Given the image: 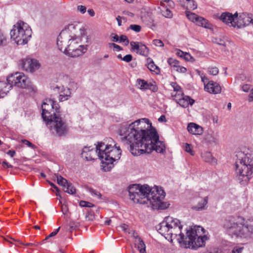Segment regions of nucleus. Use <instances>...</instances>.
Returning <instances> with one entry per match:
<instances>
[{"mask_svg": "<svg viewBox=\"0 0 253 253\" xmlns=\"http://www.w3.org/2000/svg\"><path fill=\"white\" fill-rule=\"evenodd\" d=\"M109 47H113L114 48V49L117 51H119L122 49V47L120 45H119L116 43H109Z\"/></svg>", "mask_w": 253, "mask_h": 253, "instance_id": "nucleus-49", "label": "nucleus"}, {"mask_svg": "<svg viewBox=\"0 0 253 253\" xmlns=\"http://www.w3.org/2000/svg\"><path fill=\"white\" fill-rule=\"evenodd\" d=\"M187 129L189 133L193 135H201L203 132L202 127L194 123H189Z\"/></svg>", "mask_w": 253, "mask_h": 253, "instance_id": "nucleus-20", "label": "nucleus"}, {"mask_svg": "<svg viewBox=\"0 0 253 253\" xmlns=\"http://www.w3.org/2000/svg\"><path fill=\"white\" fill-rule=\"evenodd\" d=\"M75 28V25L69 24L67 28L61 31L57 39V45L58 49L60 51H62L64 46L65 48L67 47V45L70 43L69 40L72 37L69 35V31L72 30Z\"/></svg>", "mask_w": 253, "mask_h": 253, "instance_id": "nucleus-12", "label": "nucleus"}, {"mask_svg": "<svg viewBox=\"0 0 253 253\" xmlns=\"http://www.w3.org/2000/svg\"><path fill=\"white\" fill-rule=\"evenodd\" d=\"M184 150L192 156H194L195 154L194 151L193 149V146L191 145V144L185 143Z\"/></svg>", "mask_w": 253, "mask_h": 253, "instance_id": "nucleus-37", "label": "nucleus"}, {"mask_svg": "<svg viewBox=\"0 0 253 253\" xmlns=\"http://www.w3.org/2000/svg\"><path fill=\"white\" fill-rule=\"evenodd\" d=\"M103 142H106V143H108L109 144H112L113 146L114 144H116L114 140L111 138H108L106 139H105Z\"/></svg>", "mask_w": 253, "mask_h": 253, "instance_id": "nucleus-57", "label": "nucleus"}, {"mask_svg": "<svg viewBox=\"0 0 253 253\" xmlns=\"http://www.w3.org/2000/svg\"><path fill=\"white\" fill-rule=\"evenodd\" d=\"M45 122L47 126L52 134L61 136L67 133L68 131L67 124L60 116V114L53 116L51 120Z\"/></svg>", "mask_w": 253, "mask_h": 253, "instance_id": "nucleus-9", "label": "nucleus"}, {"mask_svg": "<svg viewBox=\"0 0 253 253\" xmlns=\"http://www.w3.org/2000/svg\"><path fill=\"white\" fill-rule=\"evenodd\" d=\"M184 4L186 5V9L194 10L197 8V4L194 0H185Z\"/></svg>", "mask_w": 253, "mask_h": 253, "instance_id": "nucleus-29", "label": "nucleus"}, {"mask_svg": "<svg viewBox=\"0 0 253 253\" xmlns=\"http://www.w3.org/2000/svg\"><path fill=\"white\" fill-rule=\"evenodd\" d=\"M249 100V101H253V88L252 89L251 93H250Z\"/></svg>", "mask_w": 253, "mask_h": 253, "instance_id": "nucleus-64", "label": "nucleus"}, {"mask_svg": "<svg viewBox=\"0 0 253 253\" xmlns=\"http://www.w3.org/2000/svg\"><path fill=\"white\" fill-rule=\"evenodd\" d=\"M170 85L173 89V91L175 92L174 94H177L178 93H183L181 87L178 85L175 82H172L170 84ZM172 94H174L173 93Z\"/></svg>", "mask_w": 253, "mask_h": 253, "instance_id": "nucleus-36", "label": "nucleus"}, {"mask_svg": "<svg viewBox=\"0 0 253 253\" xmlns=\"http://www.w3.org/2000/svg\"><path fill=\"white\" fill-rule=\"evenodd\" d=\"M250 89V86L248 84H244L242 86V89L244 92H248Z\"/></svg>", "mask_w": 253, "mask_h": 253, "instance_id": "nucleus-59", "label": "nucleus"}, {"mask_svg": "<svg viewBox=\"0 0 253 253\" xmlns=\"http://www.w3.org/2000/svg\"><path fill=\"white\" fill-rule=\"evenodd\" d=\"M87 12L89 14V15L91 17H93L95 15V12L92 9H88L87 10Z\"/></svg>", "mask_w": 253, "mask_h": 253, "instance_id": "nucleus-62", "label": "nucleus"}, {"mask_svg": "<svg viewBox=\"0 0 253 253\" xmlns=\"http://www.w3.org/2000/svg\"><path fill=\"white\" fill-rule=\"evenodd\" d=\"M79 40L76 36L71 37L69 40L70 43L64 49V53L72 57H78L85 53L87 50V45H80L78 47L75 46Z\"/></svg>", "mask_w": 253, "mask_h": 253, "instance_id": "nucleus-11", "label": "nucleus"}, {"mask_svg": "<svg viewBox=\"0 0 253 253\" xmlns=\"http://www.w3.org/2000/svg\"><path fill=\"white\" fill-rule=\"evenodd\" d=\"M32 34L29 25L22 21H19L14 25L10 33L11 39L19 45L26 44L31 38Z\"/></svg>", "mask_w": 253, "mask_h": 253, "instance_id": "nucleus-7", "label": "nucleus"}, {"mask_svg": "<svg viewBox=\"0 0 253 253\" xmlns=\"http://www.w3.org/2000/svg\"><path fill=\"white\" fill-rule=\"evenodd\" d=\"M128 192L129 199L134 203L151 205L153 209L164 210L169 204L163 202L166 194L164 190L158 186L151 188L148 185L133 184L129 186Z\"/></svg>", "mask_w": 253, "mask_h": 253, "instance_id": "nucleus-3", "label": "nucleus"}, {"mask_svg": "<svg viewBox=\"0 0 253 253\" xmlns=\"http://www.w3.org/2000/svg\"><path fill=\"white\" fill-rule=\"evenodd\" d=\"M119 42H125V44L127 45L129 43V40H128L127 37L126 36L124 35H122L119 37Z\"/></svg>", "mask_w": 253, "mask_h": 253, "instance_id": "nucleus-44", "label": "nucleus"}, {"mask_svg": "<svg viewBox=\"0 0 253 253\" xmlns=\"http://www.w3.org/2000/svg\"><path fill=\"white\" fill-rule=\"evenodd\" d=\"M138 88L141 90L150 89L153 92L158 90V87L155 82H148L144 80L137 79L136 81Z\"/></svg>", "mask_w": 253, "mask_h": 253, "instance_id": "nucleus-17", "label": "nucleus"}, {"mask_svg": "<svg viewBox=\"0 0 253 253\" xmlns=\"http://www.w3.org/2000/svg\"><path fill=\"white\" fill-rule=\"evenodd\" d=\"M209 72L211 75H216L218 73V69L216 67L210 68Z\"/></svg>", "mask_w": 253, "mask_h": 253, "instance_id": "nucleus-47", "label": "nucleus"}, {"mask_svg": "<svg viewBox=\"0 0 253 253\" xmlns=\"http://www.w3.org/2000/svg\"><path fill=\"white\" fill-rule=\"evenodd\" d=\"M212 42L213 43H216L217 44L222 45V46H225L226 45V42L224 40L221 39H218V38H212Z\"/></svg>", "mask_w": 253, "mask_h": 253, "instance_id": "nucleus-39", "label": "nucleus"}, {"mask_svg": "<svg viewBox=\"0 0 253 253\" xmlns=\"http://www.w3.org/2000/svg\"><path fill=\"white\" fill-rule=\"evenodd\" d=\"M196 23L198 26H202L206 29H211L212 27L211 24L207 19L201 16H199Z\"/></svg>", "mask_w": 253, "mask_h": 253, "instance_id": "nucleus-26", "label": "nucleus"}, {"mask_svg": "<svg viewBox=\"0 0 253 253\" xmlns=\"http://www.w3.org/2000/svg\"><path fill=\"white\" fill-rule=\"evenodd\" d=\"M134 243L135 246L140 253H146L145 245L141 239L137 235H133Z\"/></svg>", "mask_w": 253, "mask_h": 253, "instance_id": "nucleus-21", "label": "nucleus"}, {"mask_svg": "<svg viewBox=\"0 0 253 253\" xmlns=\"http://www.w3.org/2000/svg\"><path fill=\"white\" fill-rule=\"evenodd\" d=\"M94 154H91V153H85L86 157H82L84 159H85L87 161H90L92 160H94L93 155Z\"/></svg>", "mask_w": 253, "mask_h": 253, "instance_id": "nucleus-48", "label": "nucleus"}, {"mask_svg": "<svg viewBox=\"0 0 253 253\" xmlns=\"http://www.w3.org/2000/svg\"><path fill=\"white\" fill-rule=\"evenodd\" d=\"M6 38L3 33L0 30V46H3L5 44Z\"/></svg>", "mask_w": 253, "mask_h": 253, "instance_id": "nucleus-40", "label": "nucleus"}, {"mask_svg": "<svg viewBox=\"0 0 253 253\" xmlns=\"http://www.w3.org/2000/svg\"><path fill=\"white\" fill-rule=\"evenodd\" d=\"M22 142L27 145L28 147L34 148L35 147V145L33 144L32 143H31L29 141L26 140V139H22L21 140Z\"/></svg>", "mask_w": 253, "mask_h": 253, "instance_id": "nucleus-52", "label": "nucleus"}, {"mask_svg": "<svg viewBox=\"0 0 253 253\" xmlns=\"http://www.w3.org/2000/svg\"><path fill=\"white\" fill-rule=\"evenodd\" d=\"M111 39H112V41L114 42H119V37L116 34H112Z\"/></svg>", "mask_w": 253, "mask_h": 253, "instance_id": "nucleus-54", "label": "nucleus"}, {"mask_svg": "<svg viewBox=\"0 0 253 253\" xmlns=\"http://www.w3.org/2000/svg\"><path fill=\"white\" fill-rule=\"evenodd\" d=\"M51 88L54 92L59 93V100L60 102L68 100L71 96V91L69 88L53 85Z\"/></svg>", "mask_w": 253, "mask_h": 253, "instance_id": "nucleus-16", "label": "nucleus"}, {"mask_svg": "<svg viewBox=\"0 0 253 253\" xmlns=\"http://www.w3.org/2000/svg\"><path fill=\"white\" fill-rule=\"evenodd\" d=\"M197 72L201 78L202 81L204 84L205 90L206 91L213 94H218L221 92V88L219 84L212 81H209L208 78L203 73L201 74L199 71H198Z\"/></svg>", "mask_w": 253, "mask_h": 253, "instance_id": "nucleus-13", "label": "nucleus"}, {"mask_svg": "<svg viewBox=\"0 0 253 253\" xmlns=\"http://www.w3.org/2000/svg\"><path fill=\"white\" fill-rule=\"evenodd\" d=\"M21 69L27 73H32L40 68L41 64H20Z\"/></svg>", "mask_w": 253, "mask_h": 253, "instance_id": "nucleus-25", "label": "nucleus"}, {"mask_svg": "<svg viewBox=\"0 0 253 253\" xmlns=\"http://www.w3.org/2000/svg\"><path fill=\"white\" fill-rule=\"evenodd\" d=\"M96 152L101 160V167L105 171H110L114 167V162L120 159L122 151L116 144L106 142H98L96 146Z\"/></svg>", "mask_w": 253, "mask_h": 253, "instance_id": "nucleus-5", "label": "nucleus"}, {"mask_svg": "<svg viewBox=\"0 0 253 253\" xmlns=\"http://www.w3.org/2000/svg\"><path fill=\"white\" fill-rule=\"evenodd\" d=\"M80 206L83 207H92L93 205L90 203L84 201H81L80 202Z\"/></svg>", "mask_w": 253, "mask_h": 253, "instance_id": "nucleus-46", "label": "nucleus"}, {"mask_svg": "<svg viewBox=\"0 0 253 253\" xmlns=\"http://www.w3.org/2000/svg\"><path fill=\"white\" fill-rule=\"evenodd\" d=\"M77 10L82 14H84L86 11V8L85 6L80 5L77 6Z\"/></svg>", "mask_w": 253, "mask_h": 253, "instance_id": "nucleus-50", "label": "nucleus"}, {"mask_svg": "<svg viewBox=\"0 0 253 253\" xmlns=\"http://www.w3.org/2000/svg\"><path fill=\"white\" fill-rule=\"evenodd\" d=\"M2 166L3 167H6V168H12V166L9 164L6 161H3L2 163Z\"/></svg>", "mask_w": 253, "mask_h": 253, "instance_id": "nucleus-60", "label": "nucleus"}, {"mask_svg": "<svg viewBox=\"0 0 253 253\" xmlns=\"http://www.w3.org/2000/svg\"><path fill=\"white\" fill-rule=\"evenodd\" d=\"M252 17V14L250 13H243L239 16L238 15L235 21L234 27L240 29L249 25L251 23Z\"/></svg>", "mask_w": 253, "mask_h": 253, "instance_id": "nucleus-14", "label": "nucleus"}, {"mask_svg": "<svg viewBox=\"0 0 253 253\" xmlns=\"http://www.w3.org/2000/svg\"><path fill=\"white\" fill-rule=\"evenodd\" d=\"M167 62L169 64H170V63H178L179 61H177L176 59H173V58H171L170 57V58H168V59L167 60Z\"/></svg>", "mask_w": 253, "mask_h": 253, "instance_id": "nucleus-56", "label": "nucleus"}, {"mask_svg": "<svg viewBox=\"0 0 253 253\" xmlns=\"http://www.w3.org/2000/svg\"><path fill=\"white\" fill-rule=\"evenodd\" d=\"M173 99L181 107L187 108L189 105H192L194 104L195 101L189 96L185 95L183 93H178L177 94H172Z\"/></svg>", "mask_w": 253, "mask_h": 253, "instance_id": "nucleus-15", "label": "nucleus"}, {"mask_svg": "<svg viewBox=\"0 0 253 253\" xmlns=\"http://www.w3.org/2000/svg\"><path fill=\"white\" fill-rule=\"evenodd\" d=\"M11 89V85L6 82H0V98L4 97Z\"/></svg>", "mask_w": 253, "mask_h": 253, "instance_id": "nucleus-23", "label": "nucleus"}, {"mask_svg": "<svg viewBox=\"0 0 253 253\" xmlns=\"http://www.w3.org/2000/svg\"><path fill=\"white\" fill-rule=\"evenodd\" d=\"M158 231L166 239L172 240V238L178 236L177 240L182 247L196 249L205 245L208 239L206 235V230L200 226H194L188 230L186 237L181 233L182 225L180 220L171 216H167L157 227Z\"/></svg>", "mask_w": 253, "mask_h": 253, "instance_id": "nucleus-2", "label": "nucleus"}, {"mask_svg": "<svg viewBox=\"0 0 253 253\" xmlns=\"http://www.w3.org/2000/svg\"><path fill=\"white\" fill-rule=\"evenodd\" d=\"M42 117L45 122L60 113L59 105L52 99H46L42 105Z\"/></svg>", "mask_w": 253, "mask_h": 253, "instance_id": "nucleus-10", "label": "nucleus"}, {"mask_svg": "<svg viewBox=\"0 0 253 253\" xmlns=\"http://www.w3.org/2000/svg\"><path fill=\"white\" fill-rule=\"evenodd\" d=\"M132 59V55L131 54H127L125 55L122 59V60L126 62H129Z\"/></svg>", "mask_w": 253, "mask_h": 253, "instance_id": "nucleus-53", "label": "nucleus"}, {"mask_svg": "<svg viewBox=\"0 0 253 253\" xmlns=\"http://www.w3.org/2000/svg\"><path fill=\"white\" fill-rule=\"evenodd\" d=\"M130 44L131 46V49L133 51L143 56H147L149 50L145 45L141 42H130Z\"/></svg>", "mask_w": 253, "mask_h": 253, "instance_id": "nucleus-18", "label": "nucleus"}, {"mask_svg": "<svg viewBox=\"0 0 253 253\" xmlns=\"http://www.w3.org/2000/svg\"><path fill=\"white\" fill-rule=\"evenodd\" d=\"M235 162L236 172L240 183L245 184L253 176V153L238 152Z\"/></svg>", "mask_w": 253, "mask_h": 253, "instance_id": "nucleus-6", "label": "nucleus"}, {"mask_svg": "<svg viewBox=\"0 0 253 253\" xmlns=\"http://www.w3.org/2000/svg\"><path fill=\"white\" fill-rule=\"evenodd\" d=\"M88 191L91 193L92 196L96 197L98 199L101 198V194L99 192L93 189L92 188H89Z\"/></svg>", "mask_w": 253, "mask_h": 253, "instance_id": "nucleus-42", "label": "nucleus"}, {"mask_svg": "<svg viewBox=\"0 0 253 253\" xmlns=\"http://www.w3.org/2000/svg\"><path fill=\"white\" fill-rule=\"evenodd\" d=\"M175 54L181 59H183L185 61L193 62L195 61L194 58L191 54L186 52H183L180 49H176L174 51Z\"/></svg>", "mask_w": 253, "mask_h": 253, "instance_id": "nucleus-22", "label": "nucleus"}, {"mask_svg": "<svg viewBox=\"0 0 253 253\" xmlns=\"http://www.w3.org/2000/svg\"><path fill=\"white\" fill-rule=\"evenodd\" d=\"M208 202V197L206 196L203 199L199 201L197 205L193 206L192 209L196 211H200L206 210L207 208V204Z\"/></svg>", "mask_w": 253, "mask_h": 253, "instance_id": "nucleus-24", "label": "nucleus"}, {"mask_svg": "<svg viewBox=\"0 0 253 253\" xmlns=\"http://www.w3.org/2000/svg\"><path fill=\"white\" fill-rule=\"evenodd\" d=\"M201 157L204 161L206 162L214 163H215V159H214L211 153L210 152H204L202 153Z\"/></svg>", "mask_w": 253, "mask_h": 253, "instance_id": "nucleus-27", "label": "nucleus"}, {"mask_svg": "<svg viewBox=\"0 0 253 253\" xmlns=\"http://www.w3.org/2000/svg\"><path fill=\"white\" fill-rule=\"evenodd\" d=\"M7 81L13 86L21 88H27L31 91H36V86L23 73L16 72L7 78Z\"/></svg>", "mask_w": 253, "mask_h": 253, "instance_id": "nucleus-8", "label": "nucleus"}, {"mask_svg": "<svg viewBox=\"0 0 253 253\" xmlns=\"http://www.w3.org/2000/svg\"><path fill=\"white\" fill-rule=\"evenodd\" d=\"M21 63H39V61L33 57L32 55H29L21 60Z\"/></svg>", "mask_w": 253, "mask_h": 253, "instance_id": "nucleus-31", "label": "nucleus"}, {"mask_svg": "<svg viewBox=\"0 0 253 253\" xmlns=\"http://www.w3.org/2000/svg\"><path fill=\"white\" fill-rule=\"evenodd\" d=\"M55 176L56 177L58 184L63 188L68 183L67 180L61 175L55 174Z\"/></svg>", "mask_w": 253, "mask_h": 253, "instance_id": "nucleus-34", "label": "nucleus"}, {"mask_svg": "<svg viewBox=\"0 0 253 253\" xmlns=\"http://www.w3.org/2000/svg\"><path fill=\"white\" fill-rule=\"evenodd\" d=\"M205 140L210 144L215 143L217 142V139L212 131H208L205 136Z\"/></svg>", "mask_w": 253, "mask_h": 253, "instance_id": "nucleus-28", "label": "nucleus"}, {"mask_svg": "<svg viewBox=\"0 0 253 253\" xmlns=\"http://www.w3.org/2000/svg\"><path fill=\"white\" fill-rule=\"evenodd\" d=\"M171 70L172 71H176L179 73H185L187 71L186 68L180 66L177 64H173L171 67Z\"/></svg>", "mask_w": 253, "mask_h": 253, "instance_id": "nucleus-35", "label": "nucleus"}, {"mask_svg": "<svg viewBox=\"0 0 253 253\" xmlns=\"http://www.w3.org/2000/svg\"><path fill=\"white\" fill-rule=\"evenodd\" d=\"M148 69L155 74H159L160 73V68L156 64H146Z\"/></svg>", "mask_w": 253, "mask_h": 253, "instance_id": "nucleus-33", "label": "nucleus"}, {"mask_svg": "<svg viewBox=\"0 0 253 253\" xmlns=\"http://www.w3.org/2000/svg\"><path fill=\"white\" fill-rule=\"evenodd\" d=\"M59 230H60V227H58L57 229H56L55 231L51 232L48 236H47L45 238L44 240H47L48 238L55 236L57 234V233L59 232Z\"/></svg>", "mask_w": 253, "mask_h": 253, "instance_id": "nucleus-51", "label": "nucleus"}, {"mask_svg": "<svg viewBox=\"0 0 253 253\" xmlns=\"http://www.w3.org/2000/svg\"><path fill=\"white\" fill-rule=\"evenodd\" d=\"M120 133L124 136L123 140L129 145L134 156L149 154L153 150L160 153L165 151V143L159 140L156 129L147 119L138 120L128 126H123Z\"/></svg>", "mask_w": 253, "mask_h": 253, "instance_id": "nucleus-1", "label": "nucleus"}, {"mask_svg": "<svg viewBox=\"0 0 253 253\" xmlns=\"http://www.w3.org/2000/svg\"><path fill=\"white\" fill-rule=\"evenodd\" d=\"M185 14L187 18L193 22H196L199 16L196 14L189 11H186Z\"/></svg>", "mask_w": 253, "mask_h": 253, "instance_id": "nucleus-32", "label": "nucleus"}, {"mask_svg": "<svg viewBox=\"0 0 253 253\" xmlns=\"http://www.w3.org/2000/svg\"><path fill=\"white\" fill-rule=\"evenodd\" d=\"M222 226L231 235L245 239L253 238V218L246 220L240 216H229L223 220Z\"/></svg>", "mask_w": 253, "mask_h": 253, "instance_id": "nucleus-4", "label": "nucleus"}, {"mask_svg": "<svg viewBox=\"0 0 253 253\" xmlns=\"http://www.w3.org/2000/svg\"><path fill=\"white\" fill-rule=\"evenodd\" d=\"M91 153V154H94V151L92 149H90V147H84L82 151V153L81 154L82 157H86L85 153Z\"/></svg>", "mask_w": 253, "mask_h": 253, "instance_id": "nucleus-41", "label": "nucleus"}, {"mask_svg": "<svg viewBox=\"0 0 253 253\" xmlns=\"http://www.w3.org/2000/svg\"><path fill=\"white\" fill-rule=\"evenodd\" d=\"M63 190L65 192L70 194H74L76 193V189L70 183H68L64 188Z\"/></svg>", "mask_w": 253, "mask_h": 253, "instance_id": "nucleus-30", "label": "nucleus"}, {"mask_svg": "<svg viewBox=\"0 0 253 253\" xmlns=\"http://www.w3.org/2000/svg\"><path fill=\"white\" fill-rule=\"evenodd\" d=\"M158 121L161 123H165L167 122V119L165 115H163L160 116L158 119Z\"/></svg>", "mask_w": 253, "mask_h": 253, "instance_id": "nucleus-58", "label": "nucleus"}, {"mask_svg": "<svg viewBox=\"0 0 253 253\" xmlns=\"http://www.w3.org/2000/svg\"><path fill=\"white\" fill-rule=\"evenodd\" d=\"M237 16L238 13L237 12L234 14L228 12H225L221 14L219 19L227 25L234 27V24Z\"/></svg>", "mask_w": 253, "mask_h": 253, "instance_id": "nucleus-19", "label": "nucleus"}, {"mask_svg": "<svg viewBox=\"0 0 253 253\" xmlns=\"http://www.w3.org/2000/svg\"><path fill=\"white\" fill-rule=\"evenodd\" d=\"M161 13L165 17L167 18H171L173 15L172 12L168 8L164 10H162Z\"/></svg>", "mask_w": 253, "mask_h": 253, "instance_id": "nucleus-38", "label": "nucleus"}, {"mask_svg": "<svg viewBox=\"0 0 253 253\" xmlns=\"http://www.w3.org/2000/svg\"><path fill=\"white\" fill-rule=\"evenodd\" d=\"M152 42L153 44L156 45V46L163 47L164 45V43L160 40L155 39Z\"/></svg>", "mask_w": 253, "mask_h": 253, "instance_id": "nucleus-45", "label": "nucleus"}, {"mask_svg": "<svg viewBox=\"0 0 253 253\" xmlns=\"http://www.w3.org/2000/svg\"><path fill=\"white\" fill-rule=\"evenodd\" d=\"M243 250V247H241V248L235 247L233 249V250L232 251V253H241Z\"/></svg>", "mask_w": 253, "mask_h": 253, "instance_id": "nucleus-55", "label": "nucleus"}, {"mask_svg": "<svg viewBox=\"0 0 253 253\" xmlns=\"http://www.w3.org/2000/svg\"><path fill=\"white\" fill-rule=\"evenodd\" d=\"M129 28L131 30H132L137 33L139 32L141 29V26L139 25H136V24L130 25L129 26Z\"/></svg>", "mask_w": 253, "mask_h": 253, "instance_id": "nucleus-43", "label": "nucleus"}, {"mask_svg": "<svg viewBox=\"0 0 253 253\" xmlns=\"http://www.w3.org/2000/svg\"><path fill=\"white\" fill-rule=\"evenodd\" d=\"M122 18V17H121L120 16H118L116 18V20L118 22V24L119 26L122 25V20H121Z\"/></svg>", "mask_w": 253, "mask_h": 253, "instance_id": "nucleus-63", "label": "nucleus"}, {"mask_svg": "<svg viewBox=\"0 0 253 253\" xmlns=\"http://www.w3.org/2000/svg\"><path fill=\"white\" fill-rule=\"evenodd\" d=\"M7 154L9 155L11 157H13L15 154V151L14 150H9Z\"/></svg>", "mask_w": 253, "mask_h": 253, "instance_id": "nucleus-61", "label": "nucleus"}]
</instances>
